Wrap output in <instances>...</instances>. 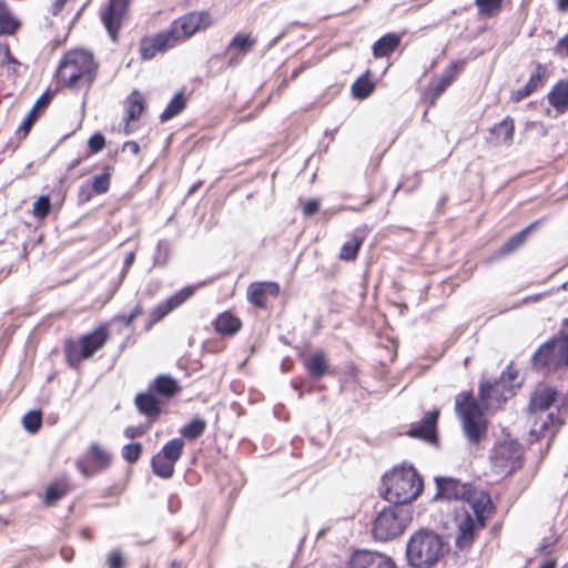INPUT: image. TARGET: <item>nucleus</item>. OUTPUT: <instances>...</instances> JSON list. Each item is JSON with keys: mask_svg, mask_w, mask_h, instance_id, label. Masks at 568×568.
<instances>
[{"mask_svg": "<svg viewBox=\"0 0 568 568\" xmlns=\"http://www.w3.org/2000/svg\"><path fill=\"white\" fill-rule=\"evenodd\" d=\"M423 490V480L412 466L394 468L385 474L379 488L381 496L395 506H403L415 500Z\"/></svg>", "mask_w": 568, "mask_h": 568, "instance_id": "f257e3e1", "label": "nucleus"}, {"mask_svg": "<svg viewBox=\"0 0 568 568\" xmlns=\"http://www.w3.org/2000/svg\"><path fill=\"white\" fill-rule=\"evenodd\" d=\"M98 64L85 50H73L63 55L58 70V81L69 88H90L97 74Z\"/></svg>", "mask_w": 568, "mask_h": 568, "instance_id": "f03ea898", "label": "nucleus"}, {"mask_svg": "<svg viewBox=\"0 0 568 568\" xmlns=\"http://www.w3.org/2000/svg\"><path fill=\"white\" fill-rule=\"evenodd\" d=\"M446 551L442 536L420 529L410 536L406 546V558L414 568H433Z\"/></svg>", "mask_w": 568, "mask_h": 568, "instance_id": "7ed1b4c3", "label": "nucleus"}, {"mask_svg": "<svg viewBox=\"0 0 568 568\" xmlns=\"http://www.w3.org/2000/svg\"><path fill=\"white\" fill-rule=\"evenodd\" d=\"M477 496L479 499H475L473 508L467 509L465 507L463 515L456 517L457 534L455 546L459 550L470 548L478 530L485 526L486 520L491 514L493 505L490 496L488 494H477Z\"/></svg>", "mask_w": 568, "mask_h": 568, "instance_id": "20e7f679", "label": "nucleus"}, {"mask_svg": "<svg viewBox=\"0 0 568 568\" xmlns=\"http://www.w3.org/2000/svg\"><path fill=\"white\" fill-rule=\"evenodd\" d=\"M531 362L535 368L546 372L568 367V317L562 321L559 332L539 346Z\"/></svg>", "mask_w": 568, "mask_h": 568, "instance_id": "39448f33", "label": "nucleus"}, {"mask_svg": "<svg viewBox=\"0 0 568 568\" xmlns=\"http://www.w3.org/2000/svg\"><path fill=\"white\" fill-rule=\"evenodd\" d=\"M556 397L557 392L551 387L538 388L532 394L529 407L532 412H539L540 416L530 430V436H536L537 439L540 436L548 437L549 440L555 436L562 420L559 416H555L554 413H546V410L556 402Z\"/></svg>", "mask_w": 568, "mask_h": 568, "instance_id": "423d86ee", "label": "nucleus"}, {"mask_svg": "<svg viewBox=\"0 0 568 568\" xmlns=\"http://www.w3.org/2000/svg\"><path fill=\"white\" fill-rule=\"evenodd\" d=\"M456 413L460 418L465 437L470 444H478L486 437L488 424L479 404L470 395L456 398Z\"/></svg>", "mask_w": 568, "mask_h": 568, "instance_id": "0eeeda50", "label": "nucleus"}, {"mask_svg": "<svg viewBox=\"0 0 568 568\" xmlns=\"http://www.w3.org/2000/svg\"><path fill=\"white\" fill-rule=\"evenodd\" d=\"M412 516L403 506L383 508L373 523V537L379 541H388L399 537L407 528Z\"/></svg>", "mask_w": 568, "mask_h": 568, "instance_id": "6e6552de", "label": "nucleus"}, {"mask_svg": "<svg viewBox=\"0 0 568 568\" xmlns=\"http://www.w3.org/2000/svg\"><path fill=\"white\" fill-rule=\"evenodd\" d=\"M517 372L507 366L500 377L495 381H485L479 385V398L487 410L498 409L500 405L515 395L514 382Z\"/></svg>", "mask_w": 568, "mask_h": 568, "instance_id": "1a4fd4ad", "label": "nucleus"}, {"mask_svg": "<svg viewBox=\"0 0 568 568\" xmlns=\"http://www.w3.org/2000/svg\"><path fill=\"white\" fill-rule=\"evenodd\" d=\"M109 338V332L105 325L99 326L93 332L83 335L78 342H70L65 345V357L71 367H78L79 364L91 358L95 352L101 349Z\"/></svg>", "mask_w": 568, "mask_h": 568, "instance_id": "9d476101", "label": "nucleus"}, {"mask_svg": "<svg viewBox=\"0 0 568 568\" xmlns=\"http://www.w3.org/2000/svg\"><path fill=\"white\" fill-rule=\"evenodd\" d=\"M437 491L434 500L445 499L462 503V509L473 508L475 499H478L477 494H486L484 490L474 488L471 485L463 484L454 477H436L435 478Z\"/></svg>", "mask_w": 568, "mask_h": 568, "instance_id": "9b49d317", "label": "nucleus"}, {"mask_svg": "<svg viewBox=\"0 0 568 568\" xmlns=\"http://www.w3.org/2000/svg\"><path fill=\"white\" fill-rule=\"evenodd\" d=\"M490 463L498 475H509L521 466L523 447L513 438L497 443L490 453Z\"/></svg>", "mask_w": 568, "mask_h": 568, "instance_id": "f8f14e48", "label": "nucleus"}, {"mask_svg": "<svg viewBox=\"0 0 568 568\" xmlns=\"http://www.w3.org/2000/svg\"><path fill=\"white\" fill-rule=\"evenodd\" d=\"M211 24V17L206 12H191L175 20L169 31L174 36L176 44L193 36L195 32L207 28Z\"/></svg>", "mask_w": 568, "mask_h": 568, "instance_id": "ddd939ff", "label": "nucleus"}, {"mask_svg": "<svg viewBox=\"0 0 568 568\" xmlns=\"http://www.w3.org/2000/svg\"><path fill=\"white\" fill-rule=\"evenodd\" d=\"M194 286H185L166 301L158 304L150 313L145 329H151L153 325L162 321L169 313L182 305L194 294Z\"/></svg>", "mask_w": 568, "mask_h": 568, "instance_id": "4468645a", "label": "nucleus"}, {"mask_svg": "<svg viewBox=\"0 0 568 568\" xmlns=\"http://www.w3.org/2000/svg\"><path fill=\"white\" fill-rule=\"evenodd\" d=\"M129 0H110L105 12L102 14L104 27L113 42L118 40V31L126 14Z\"/></svg>", "mask_w": 568, "mask_h": 568, "instance_id": "2eb2a0df", "label": "nucleus"}, {"mask_svg": "<svg viewBox=\"0 0 568 568\" xmlns=\"http://www.w3.org/2000/svg\"><path fill=\"white\" fill-rule=\"evenodd\" d=\"M176 45L174 36L169 30L145 37L140 44V52L144 59H152L159 52H164Z\"/></svg>", "mask_w": 568, "mask_h": 568, "instance_id": "dca6fc26", "label": "nucleus"}, {"mask_svg": "<svg viewBox=\"0 0 568 568\" xmlns=\"http://www.w3.org/2000/svg\"><path fill=\"white\" fill-rule=\"evenodd\" d=\"M349 568H397L388 556L369 550H357L349 559Z\"/></svg>", "mask_w": 568, "mask_h": 568, "instance_id": "f3484780", "label": "nucleus"}, {"mask_svg": "<svg viewBox=\"0 0 568 568\" xmlns=\"http://www.w3.org/2000/svg\"><path fill=\"white\" fill-rule=\"evenodd\" d=\"M464 64L465 63L463 61L450 63L443 71L440 77L429 84L428 91L432 97V104H434L435 101L443 94V92L455 81L458 73L463 70Z\"/></svg>", "mask_w": 568, "mask_h": 568, "instance_id": "a211bd4d", "label": "nucleus"}, {"mask_svg": "<svg viewBox=\"0 0 568 568\" xmlns=\"http://www.w3.org/2000/svg\"><path fill=\"white\" fill-rule=\"evenodd\" d=\"M280 293V285L275 282H256L247 287V300L253 305L265 308L266 296H276Z\"/></svg>", "mask_w": 568, "mask_h": 568, "instance_id": "6ab92c4d", "label": "nucleus"}, {"mask_svg": "<svg viewBox=\"0 0 568 568\" xmlns=\"http://www.w3.org/2000/svg\"><path fill=\"white\" fill-rule=\"evenodd\" d=\"M438 416V410L426 413V415L419 423L413 424L410 426L407 434L414 438H420L428 442L434 440L436 437V425Z\"/></svg>", "mask_w": 568, "mask_h": 568, "instance_id": "aec40b11", "label": "nucleus"}, {"mask_svg": "<svg viewBox=\"0 0 568 568\" xmlns=\"http://www.w3.org/2000/svg\"><path fill=\"white\" fill-rule=\"evenodd\" d=\"M145 109V100L143 94L139 90H133L130 95L124 101V110H125V129L124 132L126 134L131 133L130 122L136 121Z\"/></svg>", "mask_w": 568, "mask_h": 568, "instance_id": "412c9836", "label": "nucleus"}, {"mask_svg": "<svg viewBox=\"0 0 568 568\" xmlns=\"http://www.w3.org/2000/svg\"><path fill=\"white\" fill-rule=\"evenodd\" d=\"M134 403L138 410L146 416L150 422H155L159 418L161 414L160 403L152 393L146 392L138 394Z\"/></svg>", "mask_w": 568, "mask_h": 568, "instance_id": "4be33fe9", "label": "nucleus"}, {"mask_svg": "<svg viewBox=\"0 0 568 568\" xmlns=\"http://www.w3.org/2000/svg\"><path fill=\"white\" fill-rule=\"evenodd\" d=\"M546 74V69L540 63H537L535 70L531 72L528 82L517 91L513 92V100L519 102L529 97L541 83Z\"/></svg>", "mask_w": 568, "mask_h": 568, "instance_id": "5701e85b", "label": "nucleus"}, {"mask_svg": "<svg viewBox=\"0 0 568 568\" xmlns=\"http://www.w3.org/2000/svg\"><path fill=\"white\" fill-rule=\"evenodd\" d=\"M538 224V222H534L528 225L526 229L513 235L495 253L497 258L507 256L518 250L524 245L528 234L532 231V229Z\"/></svg>", "mask_w": 568, "mask_h": 568, "instance_id": "b1692460", "label": "nucleus"}, {"mask_svg": "<svg viewBox=\"0 0 568 568\" xmlns=\"http://www.w3.org/2000/svg\"><path fill=\"white\" fill-rule=\"evenodd\" d=\"M151 388L160 396L171 398L181 390V387L175 378L170 375H159L151 386Z\"/></svg>", "mask_w": 568, "mask_h": 568, "instance_id": "393cba45", "label": "nucleus"}, {"mask_svg": "<svg viewBox=\"0 0 568 568\" xmlns=\"http://www.w3.org/2000/svg\"><path fill=\"white\" fill-rule=\"evenodd\" d=\"M308 375L314 379L322 378L327 371V359L324 352L318 351L312 354L304 362Z\"/></svg>", "mask_w": 568, "mask_h": 568, "instance_id": "a878e982", "label": "nucleus"}, {"mask_svg": "<svg viewBox=\"0 0 568 568\" xmlns=\"http://www.w3.org/2000/svg\"><path fill=\"white\" fill-rule=\"evenodd\" d=\"M548 101L560 113L568 110V80L560 81L552 88Z\"/></svg>", "mask_w": 568, "mask_h": 568, "instance_id": "bb28decb", "label": "nucleus"}, {"mask_svg": "<svg viewBox=\"0 0 568 568\" xmlns=\"http://www.w3.org/2000/svg\"><path fill=\"white\" fill-rule=\"evenodd\" d=\"M400 43L399 36L395 33H387L379 38L374 44H373V54L375 58H383L390 54L393 51L396 50V48Z\"/></svg>", "mask_w": 568, "mask_h": 568, "instance_id": "cd10ccee", "label": "nucleus"}, {"mask_svg": "<svg viewBox=\"0 0 568 568\" xmlns=\"http://www.w3.org/2000/svg\"><path fill=\"white\" fill-rule=\"evenodd\" d=\"M515 125L510 116H506L498 124L490 129V133L495 136L497 143L510 145L514 139Z\"/></svg>", "mask_w": 568, "mask_h": 568, "instance_id": "c85d7f7f", "label": "nucleus"}, {"mask_svg": "<svg viewBox=\"0 0 568 568\" xmlns=\"http://www.w3.org/2000/svg\"><path fill=\"white\" fill-rule=\"evenodd\" d=\"M215 329L222 335H233L241 328V321L230 312H224L215 320Z\"/></svg>", "mask_w": 568, "mask_h": 568, "instance_id": "c756f323", "label": "nucleus"}, {"mask_svg": "<svg viewBox=\"0 0 568 568\" xmlns=\"http://www.w3.org/2000/svg\"><path fill=\"white\" fill-rule=\"evenodd\" d=\"M151 467L154 475L160 478L169 479L174 474L175 463L166 459L160 452L152 457Z\"/></svg>", "mask_w": 568, "mask_h": 568, "instance_id": "7c9ffc66", "label": "nucleus"}, {"mask_svg": "<svg viewBox=\"0 0 568 568\" xmlns=\"http://www.w3.org/2000/svg\"><path fill=\"white\" fill-rule=\"evenodd\" d=\"M256 43V39L250 34L236 33L230 41L226 52L236 51L239 54L245 55L248 53Z\"/></svg>", "mask_w": 568, "mask_h": 568, "instance_id": "2f4dec72", "label": "nucleus"}, {"mask_svg": "<svg viewBox=\"0 0 568 568\" xmlns=\"http://www.w3.org/2000/svg\"><path fill=\"white\" fill-rule=\"evenodd\" d=\"M70 490V484L67 479H61L47 488L44 501L47 505L52 506L61 499Z\"/></svg>", "mask_w": 568, "mask_h": 568, "instance_id": "473e14b6", "label": "nucleus"}, {"mask_svg": "<svg viewBox=\"0 0 568 568\" xmlns=\"http://www.w3.org/2000/svg\"><path fill=\"white\" fill-rule=\"evenodd\" d=\"M19 26V21L12 17L6 3L0 1V34H13Z\"/></svg>", "mask_w": 568, "mask_h": 568, "instance_id": "72a5a7b5", "label": "nucleus"}, {"mask_svg": "<svg viewBox=\"0 0 568 568\" xmlns=\"http://www.w3.org/2000/svg\"><path fill=\"white\" fill-rule=\"evenodd\" d=\"M186 105V100L182 92H179L174 95V98L170 101L166 109L160 115L161 122H168L169 120L176 116L181 113Z\"/></svg>", "mask_w": 568, "mask_h": 568, "instance_id": "f704fd0d", "label": "nucleus"}, {"mask_svg": "<svg viewBox=\"0 0 568 568\" xmlns=\"http://www.w3.org/2000/svg\"><path fill=\"white\" fill-rule=\"evenodd\" d=\"M205 428V420L195 417L181 429V435L185 439L193 440L199 438L204 433Z\"/></svg>", "mask_w": 568, "mask_h": 568, "instance_id": "c9c22d12", "label": "nucleus"}, {"mask_svg": "<svg viewBox=\"0 0 568 568\" xmlns=\"http://www.w3.org/2000/svg\"><path fill=\"white\" fill-rule=\"evenodd\" d=\"M184 450V442L182 438H173L169 440L160 450L166 459L173 460L176 463Z\"/></svg>", "mask_w": 568, "mask_h": 568, "instance_id": "e433bc0d", "label": "nucleus"}, {"mask_svg": "<svg viewBox=\"0 0 568 568\" xmlns=\"http://www.w3.org/2000/svg\"><path fill=\"white\" fill-rule=\"evenodd\" d=\"M363 240L356 235L345 242L339 252V258L343 261H353L356 258Z\"/></svg>", "mask_w": 568, "mask_h": 568, "instance_id": "4c0bfd02", "label": "nucleus"}, {"mask_svg": "<svg viewBox=\"0 0 568 568\" xmlns=\"http://www.w3.org/2000/svg\"><path fill=\"white\" fill-rule=\"evenodd\" d=\"M375 89V84L366 77L358 78L352 85V93L356 99L368 98Z\"/></svg>", "mask_w": 568, "mask_h": 568, "instance_id": "58836bf2", "label": "nucleus"}, {"mask_svg": "<svg viewBox=\"0 0 568 568\" xmlns=\"http://www.w3.org/2000/svg\"><path fill=\"white\" fill-rule=\"evenodd\" d=\"M41 425L42 413L40 410H30L22 417V426L30 434H36Z\"/></svg>", "mask_w": 568, "mask_h": 568, "instance_id": "ea45409f", "label": "nucleus"}, {"mask_svg": "<svg viewBox=\"0 0 568 568\" xmlns=\"http://www.w3.org/2000/svg\"><path fill=\"white\" fill-rule=\"evenodd\" d=\"M90 453L94 463L99 468L104 469L111 463V455L105 452L99 444L93 443L90 447Z\"/></svg>", "mask_w": 568, "mask_h": 568, "instance_id": "a19ab883", "label": "nucleus"}, {"mask_svg": "<svg viewBox=\"0 0 568 568\" xmlns=\"http://www.w3.org/2000/svg\"><path fill=\"white\" fill-rule=\"evenodd\" d=\"M481 16H493L500 10L503 0H475Z\"/></svg>", "mask_w": 568, "mask_h": 568, "instance_id": "79ce46f5", "label": "nucleus"}, {"mask_svg": "<svg viewBox=\"0 0 568 568\" xmlns=\"http://www.w3.org/2000/svg\"><path fill=\"white\" fill-rule=\"evenodd\" d=\"M0 64L9 65V69L13 72H18V68L20 67V62L11 54L10 48L8 44L0 45Z\"/></svg>", "mask_w": 568, "mask_h": 568, "instance_id": "37998d69", "label": "nucleus"}, {"mask_svg": "<svg viewBox=\"0 0 568 568\" xmlns=\"http://www.w3.org/2000/svg\"><path fill=\"white\" fill-rule=\"evenodd\" d=\"M142 453V445L140 443L128 444L122 448V457L128 463H136Z\"/></svg>", "mask_w": 568, "mask_h": 568, "instance_id": "c03bdc74", "label": "nucleus"}, {"mask_svg": "<svg viewBox=\"0 0 568 568\" xmlns=\"http://www.w3.org/2000/svg\"><path fill=\"white\" fill-rule=\"evenodd\" d=\"M110 180H111V173L104 172L101 175H97L92 180V190L97 194H103L106 193L110 189Z\"/></svg>", "mask_w": 568, "mask_h": 568, "instance_id": "a18cd8bd", "label": "nucleus"}, {"mask_svg": "<svg viewBox=\"0 0 568 568\" xmlns=\"http://www.w3.org/2000/svg\"><path fill=\"white\" fill-rule=\"evenodd\" d=\"M51 210V202L50 197L48 195L40 196L34 203H33V214L38 219L45 217Z\"/></svg>", "mask_w": 568, "mask_h": 568, "instance_id": "49530a36", "label": "nucleus"}, {"mask_svg": "<svg viewBox=\"0 0 568 568\" xmlns=\"http://www.w3.org/2000/svg\"><path fill=\"white\" fill-rule=\"evenodd\" d=\"M88 144L92 153H98L104 148L105 139L101 133H95L89 139Z\"/></svg>", "mask_w": 568, "mask_h": 568, "instance_id": "de8ad7c7", "label": "nucleus"}, {"mask_svg": "<svg viewBox=\"0 0 568 568\" xmlns=\"http://www.w3.org/2000/svg\"><path fill=\"white\" fill-rule=\"evenodd\" d=\"M108 562L110 568H122L124 559L120 551L114 550L110 554Z\"/></svg>", "mask_w": 568, "mask_h": 568, "instance_id": "09e8293b", "label": "nucleus"}, {"mask_svg": "<svg viewBox=\"0 0 568 568\" xmlns=\"http://www.w3.org/2000/svg\"><path fill=\"white\" fill-rule=\"evenodd\" d=\"M318 207H320V201L318 200H315V199L308 200L303 205V213L306 216H311V215H313L314 213H316L318 211Z\"/></svg>", "mask_w": 568, "mask_h": 568, "instance_id": "8fccbe9b", "label": "nucleus"}, {"mask_svg": "<svg viewBox=\"0 0 568 568\" xmlns=\"http://www.w3.org/2000/svg\"><path fill=\"white\" fill-rule=\"evenodd\" d=\"M142 312L143 308L141 304H136L128 316H121L120 318L123 320L126 326H130L133 323V321L142 314Z\"/></svg>", "mask_w": 568, "mask_h": 568, "instance_id": "3c124183", "label": "nucleus"}, {"mask_svg": "<svg viewBox=\"0 0 568 568\" xmlns=\"http://www.w3.org/2000/svg\"><path fill=\"white\" fill-rule=\"evenodd\" d=\"M36 111L31 110L24 119V121L22 122V124L20 125L19 130L23 131L24 133H28L36 120Z\"/></svg>", "mask_w": 568, "mask_h": 568, "instance_id": "603ef678", "label": "nucleus"}, {"mask_svg": "<svg viewBox=\"0 0 568 568\" xmlns=\"http://www.w3.org/2000/svg\"><path fill=\"white\" fill-rule=\"evenodd\" d=\"M144 434V429L141 426H129L124 429V436L128 438L141 437Z\"/></svg>", "mask_w": 568, "mask_h": 568, "instance_id": "864d4df0", "label": "nucleus"}, {"mask_svg": "<svg viewBox=\"0 0 568 568\" xmlns=\"http://www.w3.org/2000/svg\"><path fill=\"white\" fill-rule=\"evenodd\" d=\"M51 101V95L50 93H43L38 100L37 102L34 103L32 110H34L37 112V109H42V108H45Z\"/></svg>", "mask_w": 568, "mask_h": 568, "instance_id": "5fc2aeb1", "label": "nucleus"}, {"mask_svg": "<svg viewBox=\"0 0 568 568\" xmlns=\"http://www.w3.org/2000/svg\"><path fill=\"white\" fill-rule=\"evenodd\" d=\"M123 151H130L132 154L136 155L140 152V146L135 141H126L123 146Z\"/></svg>", "mask_w": 568, "mask_h": 568, "instance_id": "6e6d98bb", "label": "nucleus"}, {"mask_svg": "<svg viewBox=\"0 0 568 568\" xmlns=\"http://www.w3.org/2000/svg\"><path fill=\"white\" fill-rule=\"evenodd\" d=\"M77 468L80 470V473L85 476V477H90L93 475V471L92 469H90L85 463L81 459L77 460Z\"/></svg>", "mask_w": 568, "mask_h": 568, "instance_id": "4d7b16f0", "label": "nucleus"}, {"mask_svg": "<svg viewBox=\"0 0 568 568\" xmlns=\"http://www.w3.org/2000/svg\"><path fill=\"white\" fill-rule=\"evenodd\" d=\"M65 2H67V0H55L52 6V14L53 16L59 14L61 12V10L63 9Z\"/></svg>", "mask_w": 568, "mask_h": 568, "instance_id": "13d9d810", "label": "nucleus"}, {"mask_svg": "<svg viewBox=\"0 0 568 568\" xmlns=\"http://www.w3.org/2000/svg\"><path fill=\"white\" fill-rule=\"evenodd\" d=\"M158 251L159 252H164V254L166 255L168 252H169V243H168V241H165V240L159 241V243H158Z\"/></svg>", "mask_w": 568, "mask_h": 568, "instance_id": "bf43d9fd", "label": "nucleus"}, {"mask_svg": "<svg viewBox=\"0 0 568 568\" xmlns=\"http://www.w3.org/2000/svg\"><path fill=\"white\" fill-rule=\"evenodd\" d=\"M557 9L560 12H568V0H557Z\"/></svg>", "mask_w": 568, "mask_h": 568, "instance_id": "052dcab7", "label": "nucleus"}, {"mask_svg": "<svg viewBox=\"0 0 568 568\" xmlns=\"http://www.w3.org/2000/svg\"><path fill=\"white\" fill-rule=\"evenodd\" d=\"M134 262V253H130L124 260V266L130 267Z\"/></svg>", "mask_w": 568, "mask_h": 568, "instance_id": "680f3d73", "label": "nucleus"}, {"mask_svg": "<svg viewBox=\"0 0 568 568\" xmlns=\"http://www.w3.org/2000/svg\"><path fill=\"white\" fill-rule=\"evenodd\" d=\"M541 297H542V294H537V295H532V296H527V297L524 300V303H528V302H538Z\"/></svg>", "mask_w": 568, "mask_h": 568, "instance_id": "e2e57ef3", "label": "nucleus"}, {"mask_svg": "<svg viewBox=\"0 0 568 568\" xmlns=\"http://www.w3.org/2000/svg\"><path fill=\"white\" fill-rule=\"evenodd\" d=\"M81 162V159L80 158H77L74 160H72L69 165H68V170H73L75 169Z\"/></svg>", "mask_w": 568, "mask_h": 568, "instance_id": "0e129e2a", "label": "nucleus"}, {"mask_svg": "<svg viewBox=\"0 0 568 568\" xmlns=\"http://www.w3.org/2000/svg\"><path fill=\"white\" fill-rule=\"evenodd\" d=\"M240 63V59L237 57H231L227 61L229 67H234Z\"/></svg>", "mask_w": 568, "mask_h": 568, "instance_id": "69168bd1", "label": "nucleus"}, {"mask_svg": "<svg viewBox=\"0 0 568 568\" xmlns=\"http://www.w3.org/2000/svg\"><path fill=\"white\" fill-rule=\"evenodd\" d=\"M540 568H556V560H548Z\"/></svg>", "mask_w": 568, "mask_h": 568, "instance_id": "338daca9", "label": "nucleus"}, {"mask_svg": "<svg viewBox=\"0 0 568 568\" xmlns=\"http://www.w3.org/2000/svg\"><path fill=\"white\" fill-rule=\"evenodd\" d=\"M559 44L565 47L566 51H567V54H568V36L562 38L560 41H559Z\"/></svg>", "mask_w": 568, "mask_h": 568, "instance_id": "774afa93", "label": "nucleus"}]
</instances>
